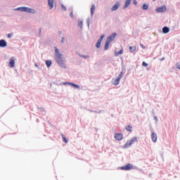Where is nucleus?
I'll list each match as a JSON object with an SVG mask.
<instances>
[{
	"mask_svg": "<svg viewBox=\"0 0 180 180\" xmlns=\"http://www.w3.org/2000/svg\"><path fill=\"white\" fill-rule=\"evenodd\" d=\"M142 9L143 11H147V9H148V4H143L142 6Z\"/></svg>",
	"mask_w": 180,
	"mask_h": 180,
	"instance_id": "bb28decb",
	"label": "nucleus"
},
{
	"mask_svg": "<svg viewBox=\"0 0 180 180\" xmlns=\"http://www.w3.org/2000/svg\"><path fill=\"white\" fill-rule=\"evenodd\" d=\"M166 11L167 6L165 5L156 8V12H158V13H162V12H166Z\"/></svg>",
	"mask_w": 180,
	"mask_h": 180,
	"instance_id": "0eeeda50",
	"label": "nucleus"
},
{
	"mask_svg": "<svg viewBox=\"0 0 180 180\" xmlns=\"http://www.w3.org/2000/svg\"><path fill=\"white\" fill-rule=\"evenodd\" d=\"M125 129L127 131H132L133 127H131V125H128L125 127Z\"/></svg>",
	"mask_w": 180,
	"mask_h": 180,
	"instance_id": "393cba45",
	"label": "nucleus"
},
{
	"mask_svg": "<svg viewBox=\"0 0 180 180\" xmlns=\"http://www.w3.org/2000/svg\"><path fill=\"white\" fill-rule=\"evenodd\" d=\"M59 34H61V32H59Z\"/></svg>",
	"mask_w": 180,
	"mask_h": 180,
	"instance_id": "8fccbe9b",
	"label": "nucleus"
},
{
	"mask_svg": "<svg viewBox=\"0 0 180 180\" xmlns=\"http://www.w3.org/2000/svg\"><path fill=\"white\" fill-rule=\"evenodd\" d=\"M110 44V42H108V41H105V46H104L105 51H107V50H109Z\"/></svg>",
	"mask_w": 180,
	"mask_h": 180,
	"instance_id": "6ab92c4d",
	"label": "nucleus"
},
{
	"mask_svg": "<svg viewBox=\"0 0 180 180\" xmlns=\"http://www.w3.org/2000/svg\"><path fill=\"white\" fill-rule=\"evenodd\" d=\"M48 5L50 9H53L54 8V0H48Z\"/></svg>",
	"mask_w": 180,
	"mask_h": 180,
	"instance_id": "2eb2a0df",
	"label": "nucleus"
},
{
	"mask_svg": "<svg viewBox=\"0 0 180 180\" xmlns=\"http://www.w3.org/2000/svg\"><path fill=\"white\" fill-rule=\"evenodd\" d=\"M134 5H137V0H133Z\"/></svg>",
	"mask_w": 180,
	"mask_h": 180,
	"instance_id": "4c0bfd02",
	"label": "nucleus"
},
{
	"mask_svg": "<svg viewBox=\"0 0 180 180\" xmlns=\"http://www.w3.org/2000/svg\"><path fill=\"white\" fill-rule=\"evenodd\" d=\"M162 30L164 34H167V33H169V27L167 26L163 27Z\"/></svg>",
	"mask_w": 180,
	"mask_h": 180,
	"instance_id": "f3484780",
	"label": "nucleus"
},
{
	"mask_svg": "<svg viewBox=\"0 0 180 180\" xmlns=\"http://www.w3.org/2000/svg\"><path fill=\"white\" fill-rule=\"evenodd\" d=\"M37 110L41 112V115H43V116H45L46 110H44V108H39V105H37Z\"/></svg>",
	"mask_w": 180,
	"mask_h": 180,
	"instance_id": "dca6fc26",
	"label": "nucleus"
},
{
	"mask_svg": "<svg viewBox=\"0 0 180 180\" xmlns=\"http://www.w3.org/2000/svg\"><path fill=\"white\" fill-rule=\"evenodd\" d=\"M60 6H61L62 11H67V7H65L64 4H61Z\"/></svg>",
	"mask_w": 180,
	"mask_h": 180,
	"instance_id": "c85d7f7f",
	"label": "nucleus"
},
{
	"mask_svg": "<svg viewBox=\"0 0 180 180\" xmlns=\"http://www.w3.org/2000/svg\"><path fill=\"white\" fill-rule=\"evenodd\" d=\"M70 16L72 18H74V12L72 11V8L71 9V12H70Z\"/></svg>",
	"mask_w": 180,
	"mask_h": 180,
	"instance_id": "473e14b6",
	"label": "nucleus"
},
{
	"mask_svg": "<svg viewBox=\"0 0 180 180\" xmlns=\"http://www.w3.org/2000/svg\"><path fill=\"white\" fill-rule=\"evenodd\" d=\"M136 49L137 48L136 47V46H129V51L131 53H134V51H136Z\"/></svg>",
	"mask_w": 180,
	"mask_h": 180,
	"instance_id": "5701e85b",
	"label": "nucleus"
},
{
	"mask_svg": "<svg viewBox=\"0 0 180 180\" xmlns=\"http://www.w3.org/2000/svg\"><path fill=\"white\" fill-rule=\"evenodd\" d=\"M61 136H62L64 143H65L67 144V143H68V139H67V137H65L64 134H62Z\"/></svg>",
	"mask_w": 180,
	"mask_h": 180,
	"instance_id": "cd10ccee",
	"label": "nucleus"
},
{
	"mask_svg": "<svg viewBox=\"0 0 180 180\" xmlns=\"http://www.w3.org/2000/svg\"><path fill=\"white\" fill-rule=\"evenodd\" d=\"M37 123H39V119L37 120Z\"/></svg>",
	"mask_w": 180,
	"mask_h": 180,
	"instance_id": "de8ad7c7",
	"label": "nucleus"
},
{
	"mask_svg": "<svg viewBox=\"0 0 180 180\" xmlns=\"http://www.w3.org/2000/svg\"><path fill=\"white\" fill-rule=\"evenodd\" d=\"M54 50H55V56H56V63L62 68H67V66L64 63V60H63V57H64V55H63L62 53H60V50L58 49V48H57V46H54Z\"/></svg>",
	"mask_w": 180,
	"mask_h": 180,
	"instance_id": "f257e3e1",
	"label": "nucleus"
},
{
	"mask_svg": "<svg viewBox=\"0 0 180 180\" xmlns=\"http://www.w3.org/2000/svg\"><path fill=\"white\" fill-rule=\"evenodd\" d=\"M8 66L11 68H13L15 67V57H11L10 58L9 63H8Z\"/></svg>",
	"mask_w": 180,
	"mask_h": 180,
	"instance_id": "9d476101",
	"label": "nucleus"
},
{
	"mask_svg": "<svg viewBox=\"0 0 180 180\" xmlns=\"http://www.w3.org/2000/svg\"><path fill=\"white\" fill-rule=\"evenodd\" d=\"M40 34H41V28L39 30V35L40 36Z\"/></svg>",
	"mask_w": 180,
	"mask_h": 180,
	"instance_id": "ea45409f",
	"label": "nucleus"
},
{
	"mask_svg": "<svg viewBox=\"0 0 180 180\" xmlns=\"http://www.w3.org/2000/svg\"><path fill=\"white\" fill-rule=\"evenodd\" d=\"M7 37L8 39H11V37H13V33H9L8 35H7Z\"/></svg>",
	"mask_w": 180,
	"mask_h": 180,
	"instance_id": "7c9ffc66",
	"label": "nucleus"
},
{
	"mask_svg": "<svg viewBox=\"0 0 180 180\" xmlns=\"http://www.w3.org/2000/svg\"><path fill=\"white\" fill-rule=\"evenodd\" d=\"M45 63L47 68H50V67H51V64H53V61H51V60H46Z\"/></svg>",
	"mask_w": 180,
	"mask_h": 180,
	"instance_id": "a211bd4d",
	"label": "nucleus"
},
{
	"mask_svg": "<svg viewBox=\"0 0 180 180\" xmlns=\"http://www.w3.org/2000/svg\"><path fill=\"white\" fill-rule=\"evenodd\" d=\"M34 67H36L37 68H39V65H37V63H34Z\"/></svg>",
	"mask_w": 180,
	"mask_h": 180,
	"instance_id": "c03bdc74",
	"label": "nucleus"
},
{
	"mask_svg": "<svg viewBox=\"0 0 180 180\" xmlns=\"http://www.w3.org/2000/svg\"><path fill=\"white\" fill-rule=\"evenodd\" d=\"M115 140H117V141H122V140H123V134L116 133L115 134Z\"/></svg>",
	"mask_w": 180,
	"mask_h": 180,
	"instance_id": "6e6552de",
	"label": "nucleus"
},
{
	"mask_svg": "<svg viewBox=\"0 0 180 180\" xmlns=\"http://www.w3.org/2000/svg\"><path fill=\"white\" fill-rule=\"evenodd\" d=\"M78 56L82 58H84V59L89 58V55H82L81 53H78Z\"/></svg>",
	"mask_w": 180,
	"mask_h": 180,
	"instance_id": "a878e982",
	"label": "nucleus"
},
{
	"mask_svg": "<svg viewBox=\"0 0 180 180\" xmlns=\"http://www.w3.org/2000/svg\"><path fill=\"white\" fill-rule=\"evenodd\" d=\"M71 82H63V85H70L71 86Z\"/></svg>",
	"mask_w": 180,
	"mask_h": 180,
	"instance_id": "f704fd0d",
	"label": "nucleus"
},
{
	"mask_svg": "<svg viewBox=\"0 0 180 180\" xmlns=\"http://www.w3.org/2000/svg\"><path fill=\"white\" fill-rule=\"evenodd\" d=\"M120 8V3L117 1L112 7L111 8V12H115V11H117Z\"/></svg>",
	"mask_w": 180,
	"mask_h": 180,
	"instance_id": "1a4fd4ad",
	"label": "nucleus"
},
{
	"mask_svg": "<svg viewBox=\"0 0 180 180\" xmlns=\"http://www.w3.org/2000/svg\"><path fill=\"white\" fill-rule=\"evenodd\" d=\"M142 65L143 67H148V63H146V61H143L142 63Z\"/></svg>",
	"mask_w": 180,
	"mask_h": 180,
	"instance_id": "2f4dec72",
	"label": "nucleus"
},
{
	"mask_svg": "<svg viewBox=\"0 0 180 180\" xmlns=\"http://www.w3.org/2000/svg\"><path fill=\"white\" fill-rule=\"evenodd\" d=\"M77 26L80 27V29H82L84 26V22H82V20H79L77 22Z\"/></svg>",
	"mask_w": 180,
	"mask_h": 180,
	"instance_id": "b1692460",
	"label": "nucleus"
},
{
	"mask_svg": "<svg viewBox=\"0 0 180 180\" xmlns=\"http://www.w3.org/2000/svg\"><path fill=\"white\" fill-rule=\"evenodd\" d=\"M151 139H152V141H153V143H157V134L155 132H153L152 131V134H151Z\"/></svg>",
	"mask_w": 180,
	"mask_h": 180,
	"instance_id": "f8f14e48",
	"label": "nucleus"
},
{
	"mask_svg": "<svg viewBox=\"0 0 180 180\" xmlns=\"http://www.w3.org/2000/svg\"><path fill=\"white\" fill-rule=\"evenodd\" d=\"M120 78L118 77L117 79H112V84L113 85H119L120 84Z\"/></svg>",
	"mask_w": 180,
	"mask_h": 180,
	"instance_id": "ddd939ff",
	"label": "nucleus"
},
{
	"mask_svg": "<svg viewBox=\"0 0 180 180\" xmlns=\"http://www.w3.org/2000/svg\"><path fill=\"white\" fill-rule=\"evenodd\" d=\"M95 13V4H92L91 7V16H94V14Z\"/></svg>",
	"mask_w": 180,
	"mask_h": 180,
	"instance_id": "412c9836",
	"label": "nucleus"
},
{
	"mask_svg": "<svg viewBox=\"0 0 180 180\" xmlns=\"http://www.w3.org/2000/svg\"><path fill=\"white\" fill-rule=\"evenodd\" d=\"M101 110H100V111H98H98H96V110H94V113H101Z\"/></svg>",
	"mask_w": 180,
	"mask_h": 180,
	"instance_id": "a19ab883",
	"label": "nucleus"
},
{
	"mask_svg": "<svg viewBox=\"0 0 180 180\" xmlns=\"http://www.w3.org/2000/svg\"><path fill=\"white\" fill-rule=\"evenodd\" d=\"M120 54H123V49H120L119 51L115 52V57H119V56H120Z\"/></svg>",
	"mask_w": 180,
	"mask_h": 180,
	"instance_id": "aec40b11",
	"label": "nucleus"
},
{
	"mask_svg": "<svg viewBox=\"0 0 180 180\" xmlns=\"http://www.w3.org/2000/svg\"><path fill=\"white\" fill-rule=\"evenodd\" d=\"M134 167L133 166V165L128 163L124 166H122L120 167V169H122V171H131V169H133Z\"/></svg>",
	"mask_w": 180,
	"mask_h": 180,
	"instance_id": "20e7f679",
	"label": "nucleus"
},
{
	"mask_svg": "<svg viewBox=\"0 0 180 180\" xmlns=\"http://www.w3.org/2000/svg\"><path fill=\"white\" fill-rule=\"evenodd\" d=\"M121 72H123V73L126 72V68L122 67Z\"/></svg>",
	"mask_w": 180,
	"mask_h": 180,
	"instance_id": "c9c22d12",
	"label": "nucleus"
},
{
	"mask_svg": "<svg viewBox=\"0 0 180 180\" xmlns=\"http://www.w3.org/2000/svg\"><path fill=\"white\" fill-rule=\"evenodd\" d=\"M176 68H177L178 70H180V62L176 64Z\"/></svg>",
	"mask_w": 180,
	"mask_h": 180,
	"instance_id": "72a5a7b5",
	"label": "nucleus"
},
{
	"mask_svg": "<svg viewBox=\"0 0 180 180\" xmlns=\"http://www.w3.org/2000/svg\"><path fill=\"white\" fill-rule=\"evenodd\" d=\"M105 39V34H102L100 38L98 39L96 44V49H101V45L102 44V41Z\"/></svg>",
	"mask_w": 180,
	"mask_h": 180,
	"instance_id": "39448f33",
	"label": "nucleus"
},
{
	"mask_svg": "<svg viewBox=\"0 0 180 180\" xmlns=\"http://www.w3.org/2000/svg\"><path fill=\"white\" fill-rule=\"evenodd\" d=\"M8 46V42L5 39H1L0 40V47L1 49H5Z\"/></svg>",
	"mask_w": 180,
	"mask_h": 180,
	"instance_id": "9b49d317",
	"label": "nucleus"
},
{
	"mask_svg": "<svg viewBox=\"0 0 180 180\" xmlns=\"http://www.w3.org/2000/svg\"><path fill=\"white\" fill-rule=\"evenodd\" d=\"M153 2H155V0H153Z\"/></svg>",
	"mask_w": 180,
	"mask_h": 180,
	"instance_id": "3c124183",
	"label": "nucleus"
},
{
	"mask_svg": "<svg viewBox=\"0 0 180 180\" xmlns=\"http://www.w3.org/2000/svg\"><path fill=\"white\" fill-rule=\"evenodd\" d=\"M137 141H139L137 136H134L130 141H127L124 146L122 147V148H124V150H126V148H129L130 146H133V144H134V143H137Z\"/></svg>",
	"mask_w": 180,
	"mask_h": 180,
	"instance_id": "7ed1b4c3",
	"label": "nucleus"
},
{
	"mask_svg": "<svg viewBox=\"0 0 180 180\" xmlns=\"http://www.w3.org/2000/svg\"><path fill=\"white\" fill-rule=\"evenodd\" d=\"M154 120H155V122H158V117L157 116H155Z\"/></svg>",
	"mask_w": 180,
	"mask_h": 180,
	"instance_id": "58836bf2",
	"label": "nucleus"
},
{
	"mask_svg": "<svg viewBox=\"0 0 180 180\" xmlns=\"http://www.w3.org/2000/svg\"><path fill=\"white\" fill-rule=\"evenodd\" d=\"M86 23H87L88 27H89V25H90V23H91V19L87 18V19H86Z\"/></svg>",
	"mask_w": 180,
	"mask_h": 180,
	"instance_id": "c756f323",
	"label": "nucleus"
},
{
	"mask_svg": "<svg viewBox=\"0 0 180 180\" xmlns=\"http://www.w3.org/2000/svg\"><path fill=\"white\" fill-rule=\"evenodd\" d=\"M130 4H131V0H126L124 5L123 6V9H126L127 8H129V6H130Z\"/></svg>",
	"mask_w": 180,
	"mask_h": 180,
	"instance_id": "4468645a",
	"label": "nucleus"
},
{
	"mask_svg": "<svg viewBox=\"0 0 180 180\" xmlns=\"http://www.w3.org/2000/svg\"><path fill=\"white\" fill-rule=\"evenodd\" d=\"M116 36H117V34L116 32H113L110 36H108L106 39V41H108L110 43L111 41H113L115 39H116Z\"/></svg>",
	"mask_w": 180,
	"mask_h": 180,
	"instance_id": "423d86ee",
	"label": "nucleus"
},
{
	"mask_svg": "<svg viewBox=\"0 0 180 180\" xmlns=\"http://www.w3.org/2000/svg\"><path fill=\"white\" fill-rule=\"evenodd\" d=\"M14 11H18L20 12H26L27 13H36V10L26 6L18 7L14 9Z\"/></svg>",
	"mask_w": 180,
	"mask_h": 180,
	"instance_id": "f03ea898",
	"label": "nucleus"
},
{
	"mask_svg": "<svg viewBox=\"0 0 180 180\" xmlns=\"http://www.w3.org/2000/svg\"><path fill=\"white\" fill-rule=\"evenodd\" d=\"M141 47H142V49H146V46H143V44H141Z\"/></svg>",
	"mask_w": 180,
	"mask_h": 180,
	"instance_id": "a18cd8bd",
	"label": "nucleus"
},
{
	"mask_svg": "<svg viewBox=\"0 0 180 180\" xmlns=\"http://www.w3.org/2000/svg\"><path fill=\"white\" fill-rule=\"evenodd\" d=\"M164 60H165V57L160 58V61H164Z\"/></svg>",
	"mask_w": 180,
	"mask_h": 180,
	"instance_id": "37998d69",
	"label": "nucleus"
},
{
	"mask_svg": "<svg viewBox=\"0 0 180 180\" xmlns=\"http://www.w3.org/2000/svg\"><path fill=\"white\" fill-rule=\"evenodd\" d=\"M30 110H32V111H33V107L30 106Z\"/></svg>",
	"mask_w": 180,
	"mask_h": 180,
	"instance_id": "49530a36",
	"label": "nucleus"
},
{
	"mask_svg": "<svg viewBox=\"0 0 180 180\" xmlns=\"http://www.w3.org/2000/svg\"><path fill=\"white\" fill-rule=\"evenodd\" d=\"M90 112H94V110H90Z\"/></svg>",
	"mask_w": 180,
	"mask_h": 180,
	"instance_id": "09e8293b",
	"label": "nucleus"
},
{
	"mask_svg": "<svg viewBox=\"0 0 180 180\" xmlns=\"http://www.w3.org/2000/svg\"><path fill=\"white\" fill-rule=\"evenodd\" d=\"M123 72H120L119 76H118V78H120L122 79V75H123Z\"/></svg>",
	"mask_w": 180,
	"mask_h": 180,
	"instance_id": "e433bc0d",
	"label": "nucleus"
},
{
	"mask_svg": "<svg viewBox=\"0 0 180 180\" xmlns=\"http://www.w3.org/2000/svg\"><path fill=\"white\" fill-rule=\"evenodd\" d=\"M64 40H65V38L63 37V38H62V40H61V42H62V43H64Z\"/></svg>",
	"mask_w": 180,
	"mask_h": 180,
	"instance_id": "79ce46f5",
	"label": "nucleus"
},
{
	"mask_svg": "<svg viewBox=\"0 0 180 180\" xmlns=\"http://www.w3.org/2000/svg\"><path fill=\"white\" fill-rule=\"evenodd\" d=\"M70 86L75 88V89H79V85L75 83H71Z\"/></svg>",
	"mask_w": 180,
	"mask_h": 180,
	"instance_id": "4be33fe9",
	"label": "nucleus"
}]
</instances>
